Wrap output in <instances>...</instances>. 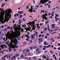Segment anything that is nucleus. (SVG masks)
Returning <instances> with one entry per match:
<instances>
[{"label": "nucleus", "instance_id": "1", "mask_svg": "<svg viewBox=\"0 0 60 60\" xmlns=\"http://www.w3.org/2000/svg\"><path fill=\"white\" fill-rule=\"evenodd\" d=\"M30 24H31V25L33 24L32 25H31V26H32V27H33V28H32V30H35V28L34 27V24H35V22L34 21H33V23L31 22H30Z\"/></svg>", "mask_w": 60, "mask_h": 60}, {"label": "nucleus", "instance_id": "2", "mask_svg": "<svg viewBox=\"0 0 60 60\" xmlns=\"http://www.w3.org/2000/svg\"><path fill=\"white\" fill-rule=\"evenodd\" d=\"M55 16H55V21L56 22H57V20H59V18H57V17H59V15L57 14H55Z\"/></svg>", "mask_w": 60, "mask_h": 60}, {"label": "nucleus", "instance_id": "3", "mask_svg": "<svg viewBox=\"0 0 60 60\" xmlns=\"http://www.w3.org/2000/svg\"><path fill=\"white\" fill-rule=\"evenodd\" d=\"M32 7L34 8V6L32 5L31 6V8H29L28 9L29 10L28 11H30V12H33V8Z\"/></svg>", "mask_w": 60, "mask_h": 60}, {"label": "nucleus", "instance_id": "4", "mask_svg": "<svg viewBox=\"0 0 60 60\" xmlns=\"http://www.w3.org/2000/svg\"><path fill=\"white\" fill-rule=\"evenodd\" d=\"M48 2V0H41V2L42 4H45V3H47Z\"/></svg>", "mask_w": 60, "mask_h": 60}, {"label": "nucleus", "instance_id": "5", "mask_svg": "<svg viewBox=\"0 0 60 60\" xmlns=\"http://www.w3.org/2000/svg\"><path fill=\"white\" fill-rule=\"evenodd\" d=\"M58 29H59V28L57 26L55 27L53 30L54 31H56L57 30H58Z\"/></svg>", "mask_w": 60, "mask_h": 60}, {"label": "nucleus", "instance_id": "6", "mask_svg": "<svg viewBox=\"0 0 60 60\" xmlns=\"http://www.w3.org/2000/svg\"><path fill=\"white\" fill-rule=\"evenodd\" d=\"M43 39L42 38H41L40 40H39V41H38V42L39 43V44H41V43L40 42H43Z\"/></svg>", "mask_w": 60, "mask_h": 60}, {"label": "nucleus", "instance_id": "7", "mask_svg": "<svg viewBox=\"0 0 60 60\" xmlns=\"http://www.w3.org/2000/svg\"><path fill=\"white\" fill-rule=\"evenodd\" d=\"M11 60H12V59H14V60H15L16 59V56H12V57H11Z\"/></svg>", "mask_w": 60, "mask_h": 60}, {"label": "nucleus", "instance_id": "8", "mask_svg": "<svg viewBox=\"0 0 60 60\" xmlns=\"http://www.w3.org/2000/svg\"><path fill=\"white\" fill-rule=\"evenodd\" d=\"M18 13H19V14H21L23 13V11H19L18 12Z\"/></svg>", "mask_w": 60, "mask_h": 60}, {"label": "nucleus", "instance_id": "9", "mask_svg": "<svg viewBox=\"0 0 60 60\" xmlns=\"http://www.w3.org/2000/svg\"><path fill=\"white\" fill-rule=\"evenodd\" d=\"M35 38V37H34L33 35H32L31 36V39L32 40H33Z\"/></svg>", "mask_w": 60, "mask_h": 60}, {"label": "nucleus", "instance_id": "10", "mask_svg": "<svg viewBox=\"0 0 60 60\" xmlns=\"http://www.w3.org/2000/svg\"><path fill=\"white\" fill-rule=\"evenodd\" d=\"M1 48H2V49H4V48L5 47V45H3L1 46Z\"/></svg>", "mask_w": 60, "mask_h": 60}, {"label": "nucleus", "instance_id": "11", "mask_svg": "<svg viewBox=\"0 0 60 60\" xmlns=\"http://www.w3.org/2000/svg\"><path fill=\"white\" fill-rule=\"evenodd\" d=\"M50 40H52V42H54V41H55V39H53V38H51L50 39Z\"/></svg>", "mask_w": 60, "mask_h": 60}, {"label": "nucleus", "instance_id": "12", "mask_svg": "<svg viewBox=\"0 0 60 60\" xmlns=\"http://www.w3.org/2000/svg\"><path fill=\"white\" fill-rule=\"evenodd\" d=\"M52 27L51 28H54L55 27V24H53L51 25Z\"/></svg>", "mask_w": 60, "mask_h": 60}, {"label": "nucleus", "instance_id": "13", "mask_svg": "<svg viewBox=\"0 0 60 60\" xmlns=\"http://www.w3.org/2000/svg\"><path fill=\"white\" fill-rule=\"evenodd\" d=\"M49 24H48L47 25V28L48 29V30L49 31H50V29H49Z\"/></svg>", "mask_w": 60, "mask_h": 60}, {"label": "nucleus", "instance_id": "14", "mask_svg": "<svg viewBox=\"0 0 60 60\" xmlns=\"http://www.w3.org/2000/svg\"><path fill=\"white\" fill-rule=\"evenodd\" d=\"M5 3H3L1 5V7H4V6H5Z\"/></svg>", "mask_w": 60, "mask_h": 60}, {"label": "nucleus", "instance_id": "15", "mask_svg": "<svg viewBox=\"0 0 60 60\" xmlns=\"http://www.w3.org/2000/svg\"><path fill=\"white\" fill-rule=\"evenodd\" d=\"M25 37H27V38H29V36L28 35H26V34L25 35Z\"/></svg>", "mask_w": 60, "mask_h": 60}, {"label": "nucleus", "instance_id": "16", "mask_svg": "<svg viewBox=\"0 0 60 60\" xmlns=\"http://www.w3.org/2000/svg\"><path fill=\"white\" fill-rule=\"evenodd\" d=\"M13 44L14 45H15V46H16L17 45V43L16 42H14Z\"/></svg>", "mask_w": 60, "mask_h": 60}, {"label": "nucleus", "instance_id": "17", "mask_svg": "<svg viewBox=\"0 0 60 60\" xmlns=\"http://www.w3.org/2000/svg\"><path fill=\"white\" fill-rule=\"evenodd\" d=\"M11 10H10V9H8V12H10V14H11Z\"/></svg>", "mask_w": 60, "mask_h": 60}, {"label": "nucleus", "instance_id": "18", "mask_svg": "<svg viewBox=\"0 0 60 60\" xmlns=\"http://www.w3.org/2000/svg\"><path fill=\"white\" fill-rule=\"evenodd\" d=\"M13 41H11V42L10 43V45H12V44L13 43Z\"/></svg>", "mask_w": 60, "mask_h": 60}, {"label": "nucleus", "instance_id": "19", "mask_svg": "<svg viewBox=\"0 0 60 60\" xmlns=\"http://www.w3.org/2000/svg\"><path fill=\"white\" fill-rule=\"evenodd\" d=\"M42 12H43V13H44V12H45V11L44 10H43V11H42V10H41V13H42Z\"/></svg>", "mask_w": 60, "mask_h": 60}, {"label": "nucleus", "instance_id": "20", "mask_svg": "<svg viewBox=\"0 0 60 60\" xmlns=\"http://www.w3.org/2000/svg\"><path fill=\"white\" fill-rule=\"evenodd\" d=\"M22 27H26V25H22Z\"/></svg>", "mask_w": 60, "mask_h": 60}, {"label": "nucleus", "instance_id": "21", "mask_svg": "<svg viewBox=\"0 0 60 60\" xmlns=\"http://www.w3.org/2000/svg\"><path fill=\"white\" fill-rule=\"evenodd\" d=\"M36 48H37V46H34L33 47V49H36Z\"/></svg>", "mask_w": 60, "mask_h": 60}, {"label": "nucleus", "instance_id": "22", "mask_svg": "<svg viewBox=\"0 0 60 60\" xmlns=\"http://www.w3.org/2000/svg\"><path fill=\"white\" fill-rule=\"evenodd\" d=\"M2 60H5L6 59V58H4L3 57L2 58Z\"/></svg>", "mask_w": 60, "mask_h": 60}, {"label": "nucleus", "instance_id": "23", "mask_svg": "<svg viewBox=\"0 0 60 60\" xmlns=\"http://www.w3.org/2000/svg\"><path fill=\"white\" fill-rule=\"evenodd\" d=\"M49 22V20H48L46 21L45 22V23H46V24H47V23H48Z\"/></svg>", "mask_w": 60, "mask_h": 60}, {"label": "nucleus", "instance_id": "24", "mask_svg": "<svg viewBox=\"0 0 60 60\" xmlns=\"http://www.w3.org/2000/svg\"><path fill=\"white\" fill-rule=\"evenodd\" d=\"M11 14H8V17H10V18H11Z\"/></svg>", "mask_w": 60, "mask_h": 60}, {"label": "nucleus", "instance_id": "25", "mask_svg": "<svg viewBox=\"0 0 60 60\" xmlns=\"http://www.w3.org/2000/svg\"><path fill=\"white\" fill-rule=\"evenodd\" d=\"M20 57L21 58H23L24 57V56L23 55H22L20 56Z\"/></svg>", "mask_w": 60, "mask_h": 60}, {"label": "nucleus", "instance_id": "26", "mask_svg": "<svg viewBox=\"0 0 60 60\" xmlns=\"http://www.w3.org/2000/svg\"><path fill=\"white\" fill-rule=\"evenodd\" d=\"M25 51H26V50L25 49H24L23 50V51H22V52L23 53H25Z\"/></svg>", "mask_w": 60, "mask_h": 60}, {"label": "nucleus", "instance_id": "27", "mask_svg": "<svg viewBox=\"0 0 60 60\" xmlns=\"http://www.w3.org/2000/svg\"><path fill=\"white\" fill-rule=\"evenodd\" d=\"M15 56H16V57H18V56H19V54H16L15 55Z\"/></svg>", "mask_w": 60, "mask_h": 60}, {"label": "nucleus", "instance_id": "28", "mask_svg": "<svg viewBox=\"0 0 60 60\" xmlns=\"http://www.w3.org/2000/svg\"><path fill=\"white\" fill-rule=\"evenodd\" d=\"M44 58H46V56H45V55H44L42 56Z\"/></svg>", "mask_w": 60, "mask_h": 60}, {"label": "nucleus", "instance_id": "29", "mask_svg": "<svg viewBox=\"0 0 60 60\" xmlns=\"http://www.w3.org/2000/svg\"><path fill=\"white\" fill-rule=\"evenodd\" d=\"M44 44L45 45H47V43L46 42H44Z\"/></svg>", "mask_w": 60, "mask_h": 60}, {"label": "nucleus", "instance_id": "30", "mask_svg": "<svg viewBox=\"0 0 60 60\" xmlns=\"http://www.w3.org/2000/svg\"><path fill=\"white\" fill-rule=\"evenodd\" d=\"M30 50H32L33 49V47H30Z\"/></svg>", "mask_w": 60, "mask_h": 60}, {"label": "nucleus", "instance_id": "31", "mask_svg": "<svg viewBox=\"0 0 60 60\" xmlns=\"http://www.w3.org/2000/svg\"><path fill=\"white\" fill-rule=\"evenodd\" d=\"M3 31H7V29H6V28H5L4 29V30H3Z\"/></svg>", "mask_w": 60, "mask_h": 60}, {"label": "nucleus", "instance_id": "32", "mask_svg": "<svg viewBox=\"0 0 60 60\" xmlns=\"http://www.w3.org/2000/svg\"><path fill=\"white\" fill-rule=\"evenodd\" d=\"M26 52H29V49H27L26 50Z\"/></svg>", "mask_w": 60, "mask_h": 60}, {"label": "nucleus", "instance_id": "33", "mask_svg": "<svg viewBox=\"0 0 60 60\" xmlns=\"http://www.w3.org/2000/svg\"><path fill=\"white\" fill-rule=\"evenodd\" d=\"M47 30V27H45L44 28L45 31H46Z\"/></svg>", "mask_w": 60, "mask_h": 60}, {"label": "nucleus", "instance_id": "34", "mask_svg": "<svg viewBox=\"0 0 60 60\" xmlns=\"http://www.w3.org/2000/svg\"><path fill=\"white\" fill-rule=\"evenodd\" d=\"M22 43L24 44H27V43H26L25 42H23Z\"/></svg>", "mask_w": 60, "mask_h": 60}, {"label": "nucleus", "instance_id": "35", "mask_svg": "<svg viewBox=\"0 0 60 60\" xmlns=\"http://www.w3.org/2000/svg\"><path fill=\"white\" fill-rule=\"evenodd\" d=\"M39 47L40 48H41L42 47V45H40Z\"/></svg>", "mask_w": 60, "mask_h": 60}, {"label": "nucleus", "instance_id": "36", "mask_svg": "<svg viewBox=\"0 0 60 60\" xmlns=\"http://www.w3.org/2000/svg\"><path fill=\"white\" fill-rule=\"evenodd\" d=\"M17 14H16L14 15V17H16V16H17Z\"/></svg>", "mask_w": 60, "mask_h": 60}, {"label": "nucleus", "instance_id": "37", "mask_svg": "<svg viewBox=\"0 0 60 60\" xmlns=\"http://www.w3.org/2000/svg\"><path fill=\"white\" fill-rule=\"evenodd\" d=\"M3 37H0V41H1V40L3 39Z\"/></svg>", "mask_w": 60, "mask_h": 60}, {"label": "nucleus", "instance_id": "38", "mask_svg": "<svg viewBox=\"0 0 60 60\" xmlns=\"http://www.w3.org/2000/svg\"><path fill=\"white\" fill-rule=\"evenodd\" d=\"M46 35H47V36H49V34L48 33H46Z\"/></svg>", "mask_w": 60, "mask_h": 60}, {"label": "nucleus", "instance_id": "39", "mask_svg": "<svg viewBox=\"0 0 60 60\" xmlns=\"http://www.w3.org/2000/svg\"><path fill=\"white\" fill-rule=\"evenodd\" d=\"M13 27H11V28H10V29H11V31H12V29H13Z\"/></svg>", "mask_w": 60, "mask_h": 60}, {"label": "nucleus", "instance_id": "40", "mask_svg": "<svg viewBox=\"0 0 60 60\" xmlns=\"http://www.w3.org/2000/svg\"><path fill=\"white\" fill-rule=\"evenodd\" d=\"M43 48H47V46L44 45L43 46Z\"/></svg>", "mask_w": 60, "mask_h": 60}, {"label": "nucleus", "instance_id": "41", "mask_svg": "<svg viewBox=\"0 0 60 60\" xmlns=\"http://www.w3.org/2000/svg\"><path fill=\"white\" fill-rule=\"evenodd\" d=\"M6 56L7 58H9V56H8V55H7Z\"/></svg>", "mask_w": 60, "mask_h": 60}, {"label": "nucleus", "instance_id": "42", "mask_svg": "<svg viewBox=\"0 0 60 60\" xmlns=\"http://www.w3.org/2000/svg\"><path fill=\"white\" fill-rule=\"evenodd\" d=\"M29 8V6H27L26 7V9H28Z\"/></svg>", "mask_w": 60, "mask_h": 60}, {"label": "nucleus", "instance_id": "43", "mask_svg": "<svg viewBox=\"0 0 60 60\" xmlns=\"http://www.w3.org/2000/svg\"><path fill=\"white\" fill-rule=\"evenodd\" d=\"M8 57H9V58H11V56L10 54H9L8 55Z\"/></svg>", "mask_w": 60, "mask_h": 60}, {"label": "nucleus", "instance_id": "44", "mask_svg": "<svg viewBox=\"0 0 60 60\" xmlns=\"http://www.w3.org/2000/svg\"><path fill=\"white\" fill-rule=\"evenodd\" d=\"M19 24H21V20H19Z\"/></svg>", "mask_w": 60, "mask_h": 60}, {"label": "nucleus", "instance_id": "45", "mask_svg": "<svg viewBox=\"0 0 60 60\" xmlns=\"http://www.w3.org/2000/svg\"><path fill=\"white\" fill-rule=\"evenodd\" d=\"M12 50V49H9V52H11V50Z\"/></svg>", "mask_w": 60, "mask_h": 60}, {"label": "nucleus", "instance_id": "46", "mask_svg": "<svg viewBox=\"0 0 60 60\" xmlns=\"http://www.w3.org/2000/svg\"><path fill=\"white\" fill-rule=\"evenodd\" d=\"M32 42H33V41L32 40H30L29 41V42L30 43H32Z\"/></svg>", "mask_w": 60, "mask_h": 60}, {"label": "nucleus", "instance_id": "47", "mask_svg": "<svg viewBox=\"0 0 60 60\" xmlns=\"http://www.w3.org/2000/svg\"><path fill=\"white\" fill-rule=\"evenodd\" d=\"M43 49V50H46V48H44L43 49Z\"/></svg>", "mask_w": 60, "mask_h": 60}, {"label": "nucleus", "instance_id": "48", "mask_svg": "<svg viewBox=\"0 0 60 60\" xmlns=\"http://www.w3.org/2000/svg\"><path fill=\"white\" fill-rule=\"evenodd\" d=\"M23 16V15H20V18H22V17Z\"/></svg>", "mask_w": 60, "mask_h": 60}, {"label": "nucleus", "instance_id": "49", "mask_svg": "<svg viewBox=\"0 0 60 60\" xmlns=\"http://www.w3.org/2000/svg\"><path fill=\"white\" fill-rule=\"evenodd\" d=\"M33 2L34 3V4L35 3V0H33Z\"/></svg>", "mask_w": 60, "mask_h": 60}, {"label": "nucleus", "instance_id": "50", "mask_svg": "<svg viewBox=\"0 0 60 60\" xmlns=\"http://www.w3.org/2000/svg\"><path fill=\"white\" fill-rule=\"evenodd\" d=\"M48 18L46 17L45 18V19L46 20H48Z\"/></svg>", "mask_w": 60, "mask_h": 60}, {"label": "nucleus", "instance_id": "51", "mask_svg": "<svg viewBox=\"0 0 60 60\" xmlns=\"http://www.w3.org/2000/svg\"><path fill=\"white\" fill-rule=\"evenodd\" d=\"M18 46H16L15 47V48H18Z\"/></svg>", "mask_w": 60, "mask_h": 60}, {"label": "nucleus", "instance_id": "52", "mask_svg": "<svg viewBox=\"0 0 60 60\" xmlns=\"http://www.w3.org/2000/svg\"><path fill=\"white\" fill-rule=\"evenodd\" d=\"M48 37L46 36L45 37V38L46 39H47V38H48Z\"/></svg>", "mask_w": 60, "mask_h": 60}, {"label": "nucleus", "instance_id": "53", "mask_svg": "<svg viewBox=\"0 0 60 60\" xmlns=\"http://www.w3.org/2000/svg\"><path fill=\"white\" fill-rule=\"evenodd\" d=\"M41 34H40L38 36L39 38H40V37H41Z\"/></svg>", "mask_w": 60, "mask_h": 60}, {"label": "nucleus", "instance_id": "54", "mask_svg": "<svg viewBox=\"0 0 60 60\" xmlns=\"http://www.w3.org/2000/svg\"><path fill=\"white\" fill-rule=\"evenodd\" d=\"M4 11V10H3V9H2V8H1L0 9V11Z\"/></svg>", "mask_w": 60, "mask_h": 60}, {"label": "nucleus", "instance_id": "55", "mask_svg": "<svg viewBox=\"0 0 60 60\" xmlns=\"http://www.w3.org/2000/svg\"><path fill=\"white\" fill-rule=\"evenodd\" d=\"M12 22L13 23H14V22H15V20H13L12 21Z\"/></svg>", "mask_w": 60, "mask_h": 60}, {"label": "nucleus", "instance_id": "56", "mask_svg": "<svg viewBox=\"0 0 60 60\" xmlns=\"http://www.w3.org/2000/svg\"><path fill=\"white\" fill-rule=\"evenodd\" d=\"M42 25H43L41 23L40 24V26H42Z\"/></svg>", "mask_w": 60, "mask_h": 60}, {"label": "nucleus", "instance_id": "57", "mask_svg": "<svg viewBox=\"0 0 60 60\" xmlns=\"http://www.w3.org/2000/svg\"><path fill=\"white\" fill-rule=\"evenodd\" d=\"M58 49L59 50H60V47H59L58 48Z\"/></svg>", "mask_w": 60, "mask_h": 60}, {"label": "nucleus", "instance_id": "58", "mask_svg": "<svg viewBox=\"0 0 60 60\" xmlns=\"http://www.w3.org/2000/svg\"><path fill=\"white\" fill-rule=\"evenodd\" d=\"M10 27L9 26H8V27H7V28L8 29H10Z\"/></svg>", "mask_w": 60, "mask_h": 60}, {"label": "nucleus", "instance_id": "59", "mask_svg": "<svg viewBox=\"0 0 60 60\" xmlns=\"http://www.w3.org/2000/svg\"><path fill=\"white\" fill-rule=\"evenodd\" d=\"M15 28H16V26H14L13 27V29H15Z\"/></svg>", "mask_w": 60, "mask_h": 60}, {"label": "nucleus", "instance_id": "60", "mask_svg": "<svg viewBox=\"0 0 60 60\" xmlns=\"http://www.w3.org/2000/svg\"><path fill=\"white\" fill-rule=\"evenodd\" d=\"M57 46H60V44L59 43H58Z\"/></svg>", "mask_w": 60, "mask_h": 60}, {"label": "nucleus", "instance_id": "61", "mask_svg": "<svg viewBox=\"0 0 60 60\" xmlns=\"http://www.w3.org/2000/svg\"><path fill=\"white\" fill-rule=\"evenodd\" d=\"M5 43L6 44H8V42H5Z\"/></svg>", "mask_w": 60, "mask_h": 60}, {"label": "nucleus", "instance_id": "62", "mask_svg": "<svg viewBox=\"0 0 60 60\" xmlns=\"http://www.w3.org/2000/svg\"><path fill=\"white\" fill-rule=\"evenodd\" d=\"M41 38H39L38 39V41H40V40H41Z\"/></svg>", "mask_w": 60, "mask_h": 60}, {"label": "nucleus", "instance_id": "63", "mask_svg": "<svg viewBox=\"0 0 60 60\" xmlns=\"http://www.w3.org/2000/svg\"><path fill=\"white\" fill-rule=\"evenodd\" d=\"M51 47L52 48H53L54 47V45H52L51 46Z\"/></svg>", "mask_w": 60, "mask_h": 60}, {"label": "nucleus", "instance_id": "64", "mask_svg": "<svg viewBox=\"0 0 60 60\" xmlns=\"http://www.w3.org/2000/svg\"><path fill=\"white\" fill-rule=\"evenodd\" d=\"M37 8L36 7H35L34 8V10H37Z\"/></svg>", "mask_w": 60, "mask_h": 60}]
</instances>
